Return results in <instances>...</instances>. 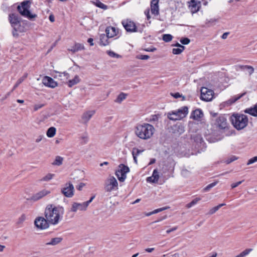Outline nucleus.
Masks as SVG:
<instances>
[{"label": "nucleus", "instance_id": "50", "mask_svg": "<svg viewBox=\"0 0 257 257\" xmlns=\"http://www.w3.org/2000/svg\"><path fill=\"white\" fill-rule=\"evenodd\" d=\"M257 162V156H255L251 159H250L247 163V165H250L254 162Z\"/></svg>", "mask_w": 257, "mask_h": 257}, {"label": "nucleus", "instance_id": "63", "mask_svg": "<svg viewBox=\"0 0 257 257\" xmlns=\"http://www.w3.org/2000/svg\"><path fill=\"white\" fill-rule=\"evenodd\" d=\"M93 41V39L91 38H89L87 40L88 43H89L90 44V46H93L94 45Z\"/></svg>", "mask_w": 257, "mask_h": 257}, {"label": "nucleus", "instance_id": "10", "mask_svg": "<svg viewBox=\"0 0 257 257\" xmlns=\"http://www.w3.org/2000/svg\"><path fill=\"white\" fill-rule=\"evenodd\" d=\"M121 24L127 32L130 33L138 32L136 24L131 20H123L121 22Z\"/></svg>", "mask_w": 257, "mask_h": 257}, {"label": "nucleus", "instance_id": "17", "mask_svg": "<svg viewBox=\"0 0 257 257\" xmlns=\"http://www.w3.org/2000/svg\"><path fill=\"white\" fill-rule=\"evenodd\" d=\"M106 34L110 38L117 36L119 33V29L117 28L109 26L105 29Z\"/></svg>", "mask_w": 257, "mask_h": 257}, {"label": "nucleus", "instance_id": "5", "mask_svg": "<svg viewBox=\"0 0 257 257\" xmlns=\"http://www.w3.org/2000/svg\"><path fill=\"white\" fill-rule=\"evenodd\" d=\"M8 20L11 27L15 31L23 32L25 31L24 27L21 26V19L18 14L16 13H11L9 15Z\"/></svg>", "mask_w": 257, "mask_h": 257}, {"label": "nucleus", "instance_id": "22", "mask_svg": "<svg viewBox=\"0 0 257 257\" xmlns=\"http://www.w3.org/2000/svg\"><path fill=\"white\" fill-rule=\"evenodd\" d=\"M62 239L61 237H54L51 238L49 241L44 240V242L46 245H56L60 243Z\"/></svg>", "mask_w": 257, "mask_h": 257}, {"label": "nucleus", "instance_id": "25", "mask_svg": "<svg viewBox=\"0 0 257 257\" xmlns=\"http://www.w3.org/2000/svg\"><path fill=\"white\" fill-rule=\"evenodd\" d=\"M245 113H248L253 116H257V104H255L253 107L247 108L245 110Z\"/></svg>", "mask_w": 257, "mask_h": 257}, {"label": "nucleus", "instance_id": "6", "mask_svg": "<svg viewBox=\"0 0 257 257\" xmlns=\"http://www.w3.org/2000/svg\"><path fill=\"white\" fill-rule=\"evenodd\" d=\"M188 113V108L184 106L180 108L172 111L168 113V117L172 120H180L186 117Z\"/></svg>", "mask_w": 257, "mask_h": 257}, {"label": "nucleus", "instance_id": "52", "mask_svg": "<svg viewBox=\"0 0 257 257\" xmlns=\"http://www.w3.org/2000/svg\"><path fill=\"white\" fill-rule=\"evenodd\" d=\"M218 210V207L217 206H215L210 209L208 213V214L212 215L215 213Z\"/></svg>", "mask_w": 257, "mask_h": 257}, {"label": "nucleus", "instance_id": "42", "mask_svg": "<svg viewBox=\"0 0 257 257\" xmlns=\"http://www.w3.org/2000/svg\"><path fill=\"white\" fill-rule=\"evenodd\" d=\"M217 184V182H214L212 183L209 184L207 186H206L204 189V192H207L209 191L212 188L214 187Z\"/></svg>", "mask_w": 257, "mask_h": 257}, {"label": "nucleus", "instance_id": "62", "mask_svg": "<svg viewBox=\"0 0 257 257\" xmlns=\"http://www.w3.org/2000/svg\"><path fill=\"white\" fill-rule=\"evenodd\" d=\"M43 138V136L42 135H40L38 137V138L36 139V143H39Z\"/></svg>", "mask_w": 257, "mask_h": 257}, {"label": "nucleus", "instance_id": "29", "mask_svg": "<svg viewBox=\"0 0 257 257\" xmlns=\"http://www.w3.org/2000/svg\"><path fill=\"white\" fill-rule=\"evenodd\" d=\"M174 133H178L179 135H181L184 132V127L182 125H175L174 126Z\"/></svg>", "mask_w": 257, "mask_h": 257}, {"label": "nucleus", "instance_id": "51", "mask_svg": "<svg viewBox=\"0 0 257 257\" xmlns=\"http://www.w3.org/2000/svg\"><path fill=\"white\" fill-rule=\"evenodd\" d=\"M45 105L44 104H36L34 106V110L37 111L38 109L41 108Z\"/></svg>", "mask_w": 257, "mask_h": 257}, {"label": "nucleus", "instance_id": "20", "mask_svg": "<svg viewBox=\"0 0 257 257\" xmlns=\"http://www.w3.org/2000/svg\"><path fill=\"white\" fill-rule=\"evenodd\" d=\"M188 4L190 10L193 14L199 11L201 5L200 2H195L193 3H188Z\"/></svg>", "mask_w": 257, "mask_h": 257}, {"label": "nucleus", "instance_id": "24", "mask_svg": "<svg viewBox=\"0 0 257 257\" xmlns=\"http://www.w3.org/2000/svg\"><path fill=\"white\" fill-rule=\"evenodd\" d=\"M84 49L83 44L75 43L74 46H72L71 48L68 49V51L74 53L77 51H81Z\"/></svg>", "mask_w": 257, "mask_h": 257}, {"label": "nucleus", "instance_id": "13", "mask_svg": "<svg viewBox=\"0 0 257 257\" xmlns=\"http://www.w3.org/2000/svg\"><path fill=\"white\" fill-rule=\"evenodd\" d=\"M216 124L221 129H225L227 127L228 123L225 116L223 115H220L216 120Z\"/></svg>", "mask_w": 257, "mask_h": 257}, {"label": "nucleus", "instance_id": "49", "mask_svg": "<svg viewBox=\"0 0 257 257\" xmlns=\"http://www.w3.org/2000/svg\"><path fill=\"white\" fill-rule=\"evenodd\" d=\"M26 216L25 214H22L19 218L18 221V224H21L25 220H26Z\"/></svg>", "mask_w": 257, "mask_h": 257}, {"label": "nucleus", "instance_id": "7", "mask_svg": "<svg viewBox=\"0 0 257 257\" xmlns=\"http://www.w3.org/2000/svg\"><path fill=\"white\" fill-rule=\"evenodd\" d=\"M118 167L119 169L115 171V174L120 182H123L126 178V174L130 172V168L122 164Z\"/></svg>", "mask_w": 257, "mask_h": 257}, {"label": "nucleus", "instance_id": "23", "mask_svg": "<svg viewBox=\"0 0 257 257\" xmlns=\"http://www.w3.org/2000/svg\"><path fill=\"white\" fill-rule=\"evenodd\" d=\"M110 38L106 34H102L99 36V45L103 46L108 45L110 43Z\"/></svg>", "mask_w": 257, "mask_h": 257}, {"label": "nucleus", "instance_id": "35", "mask_svg": "<svg viewBox=\"0 0 257 257\" xmlns=\"http://www.w3.org/2000/svg\"><path fill=\"white\" fill-rule=\"evenodd\" d=\"M245 94V92L241 94H239L237 96H235L233 97H232L231 98H230L229 100V101L230 102V103H233L235 102V101H236L237 100H238V99H239L242 97H243Z\"/></svg>", "mask_w": 257, "mask_h": 257}, {"label": "nucleus", "instance_id": "1", "mask_svg": "<svg viewBox=\"0 0 257 257\" xmlns=\"http://www.w3.org/2000/svg\"><path fill=\"white\" fill-rule=\"evenodd\" d=\"M45 217L49 223L57 224L62 218L64 213V209L60 205L55 206L53 204H48L45 210Z\"/></svg>", "mask_w": 257, "mask_h": 257}, {"label": "nucleus", "instance_id": "12", "mask_svg": "<svg viewBox=\"0 0 257 257\" xmlns=\"http://www.w3.org/2000/svg\"><path fill=\"white\" fill-rule=\"evenodd\" d=\"M108 183L105 186V190L106 192H111L117 188L118 183L117 180L114 177H111L108 180Z\"/></svg>", "mask_w": 257, "mask_h": 257}, {"label": "nucleus", "instance_id": "39", "mask_svg": "<svg viewBox=\"0 0 257 257\" xmlns=\"http://www.w3.org/2000/svg\"><path fill=\"white\" fill-rule=\"evenodd\" d=\"M106 53L110 57H112V58H119L121 57V56L120 55H119V54H117L115 53V52H114L112 51H110V50L107 51Z\"/></svg>", "mask_w": 257, "mask_h": 257}, {"label": "nucleus", "instance_id": "4", "mask_svg": "<svg viewBox=\"0 0 257 257\" xmlns=\"http://www.w3.org/2000/svg\"><path fill=\"white\" fill-rule=\"evenodd\" d=\"M31 0H26L22 2L20 5L17 7V10L19 13L23 16L30 20H32L37 17L36 14H32L29 10L30 8Z\"/></svg>", "mask_w": 257, "mask_h": 257}, {"label": "nucleus", "instance_id": "48", "mask_svg": "<svg viewBox=\"0 0 257 257\" xmlns=\"http://www.w3.org/2000/svg\"><path fill=\"white\" fill-rule=\"evenodd\" d=\"M172 95L175 98H178L180 97H182V100H185V97L180 94L179 92H176L175 93H172Z\"/></svg>", "mask_w": 257, "mask_h": 257}, {"label": "nucleus", "instance_id": "58", "mask_svg": "<svg viewBox=\"0 0 257 257\" xmlns=\"http://www.w3.org/2000/svg\"><path fill=\"white\" fill-rule=\"evenodd\" d=\"M95 197V195H93V196H91L89 200H88V201L85 202V203L87 204V206L92 201V200L94 199Z\"/></svg>", "mask_w": 257, "mask_h": 257}, {"label": "nucleus", "instance_id": "47", "mask_svg": "<svg viewBox=\"0 0 257 257\" xmlns=\"http://www.w3.org/2000/svg\"><path fill=\"white\" fill-rule=\"evenodd\" d=\"M194 140L195 142L200 143L203 141V139L200 135H196L194 137Z\"/></svg>", "mask_w": 257, "mask_h": 257}, {"label": "nucleus", "instance_id": "57", "mask_svg": "<svg viewBox=\"0 0 257 257\" xmlns=\"http://www.w3.org/2000/svg\"><path fill=\"white\" fill-rule=\"evenodd\" d=\"M85 186V184L83 183H80L77 187L76 188L77 190L80 191L82 190L83 187Z\"/></svg>", "mask_w": 257, "mask_h": 257}, {"label": "nucleus", "instance_id": "14", "mask_svg": "<svg viewBox=\"0 0 257 257\" xmlns=\"http://www.w3.org/2000/svg\"><path fill=\"white\" fill-rule=\"evenodd\" d=\"M87 205L85 202L82 203L74 202L72 205L71 211L76 212L78 210L81 211H85L87 209Z\"/></svg>", "mask_w": 257, "mask_h": 257}, {"label": "nucleus", "instance_id": "8", "mask_svg": "<svg viewBox=\"0 0 257 257\" xmlns=\"http://www.w3.org/2000/svg\"><path fill=\"white\" fill-rule=\"evenodd\" d=\"M74 186L71 182L66 183L61 189V193L68 198L72 197L74 195Z\"/></svg>", "mask_w": 257, "mask_h": 257}, {"label": "nucleus", "instance_id": "59", "mask_svg": "<svg viewBox=\"0 0 257 257\" xmlns=\"http://www.w3.org/2000/svg\"><path fill=\"white\" fill-rule=\"evenodd\" d=\"M229 34V32H225L221 36V38L222 39H226L228 36V35Z\"/></svg>", "mask_w": 257, "mask_h": 257}, {"label": "nucleus", "instance_id": "60", "mask_svg": "<svg viewBox=\"0 0 257 257\" xmlns=\"http://www.w3.org/2000/svg\"><path fill=\"white\" fill-rule=\"evenodd\" d=\"M177 229V227H174L170 229H168L166 231L167 233H170V232H172V231H174L175 230H176V229Z\"/></svg>", "mask_w": 257, "mask_h": 257}, {"label": "nucleus", "instance_id": "19", "mask_svg": "<svg viewBox=\"0 0 257 257\" xmlns=\"http://www.w3.org/2000/svg\"><path fill=\"white\" fill-rule=\"evenodd\" d=\"M203 116V113L201 109H196L191 112L190 118L194 120H199Z\"/></svg>", "mask_w": 257, "mask_h": 257}, {"label": "nucleus", "instance_id": "18", "mask_svg": "<svg viewBox=\"0 0 257 257\" xmlns=\"http://www.w3.org/2000/svg\"><path fill=\"white\" fill-rule=\"evenodd\" d=\"M159 0H152L151 3V12L154 15H158L159 14Z\"/></svg>", "mask_w": 257, "mask_h": 257}, {"label": "nucleus", "instance_id": "44", "mask_svg": "<svg viewBox=\"0 0 257 257\" xmlns=\"http://www.w3.org/2000/svg\"><path fill=\"white\" fill-rule=\"evenodd\" d=\"M81 143L82 144H86L88 142V137L87 135H83L81 137Z\"/></svg>", "mask_w": 257, "mask_h": 257}, {"label": "nucleus", "instance_id": "61", "mask_svg": "<svg viewBox=\"0 0 257 257\" xmlns=\"http://www.w3.org/2000/svg\"><path fill=\"white\" fill-rule=\"evenodd\" d=\"M49 19L51 22H54L55 21V17L53 15L51 14L49 17Z\"/></svg>", "mask_w": 257, "mask_h": 257}, {"label": "nucleus", "instance_id": "26", "mask_svg": "<svg viewBox=\"0 0 257 257\" xmlns=\"http://www.w3.org/2000/svg\"><path fill=\"white\" fill-rule=\"evenodd\" d=\"M237 67L241 70H247L249 75H251L254 72V68L249 65H239Z\"/></svg>", "mask_w": 257, "mask_h": 257}, {"label": "nucleus", "instance_id": "38", "mask_svg": "<svg viewBox=\"0 0 257 257\" xmlns=\"http://www.w3.org/2000/svg\"><path fill=\"white\" fill-rule=\"evenodd\" d=\"M162 39L165 42H169L172 40L173 36L171 34H164Z\"/></svg>", "mask_w": 257, "mask_h": 257}, {"label": "nucleus", "instance_id": "32", "mask_svg": "<svg viewBox=\"0 0 257 257\" xmlns=\"http://www.w3.org/2000/svg\"><path fill=\"white\" fill-rule=\"evenodd\" d=\"M252 250V248H247L244 250L243 251L240 252L239 254L237 255L235 257H244L246 255H248L251 251Z\"/></svg>", "mask_w": 257, "mask_h": 257}, {"label": "nucleus", "instance_id": "56", "mask_svg": "<svg viewBox=\"0 0 257 257\" xmlns=\"http://www.w3.org/2000/svg\"><path fill=\"white\" fill-rule=\"evenodd\" d=\"M157 50V49L155 47H151L150 48H148L146 49H144V50L147 52H154Z\"/></svg>", "mask_w": 257, "mask_h": 257}, {"label": "nucleus", "instance_id": "34", "mask_svg": "<svg viewBox=\"0 0 257 257\" xmlns=\"http://www.w3.org/2000/svg\"><path fill=\"white\" fill-rule=\"evenodd\" d=\"M27 74H26V75H25L23 77L19 78L17 80L16 83L14 86L12 91L14 90V89H15L21 83H22V82L27 78Z\"/></svg>", "mask_w": 257, "mask_h": 257}, {"label": "nucleus", "instance_id": "31", "mask_svg": "<svg viewBox=\"0 0 257 257\" xmlns=\"http://www.w3.org/2000/svg\"><path fill=\"white\" fill-rule=\"evenodd\" d=\"M63 158L60 156H57L56 157L54 161L52 163L53 165L60 166L63 162Z\"/></svg>", "mask_w": 257, "mask_h": 257}, {"label": "nucleus", "instance_id": "28", "mask_svg": "<svg viewBox=\"0 0 257 257\" xmlns=\"http://www.w3.org/2000/svg\"><path fill=\"white\" fill-rule=\"evenodd\" d=\"M80 78L78 75L75 76L72 79L69 80L68 82V86L69 87H72L73 85L78 83L80 82Z\"/></svg>", "mask_w": 257, "mask_h": 257}, {"label": "nucleus", "instance_id": "64", "mask_svg": "<svg viewBox=\"0 0 257 257\" xmlns=\"http://www.w3.org/2000/svg\"><path fill=\"white\" fill-rule=\"evenodd\" d=\"M145 15L147 16V19L149 20L151 18V16H150V14H149V10L146 11L145 12Z\"/></svg>", "mask_w": 257, "mask_h": 257}, {"label": "nucleus", "instance_id": "27", "mask_svg": "<svg viewBox=\"0 0 257 257\" xmlns=\"http://www.w3.org/2000/svg\"><path fill=\"white\" fill-rule=\"evenodd\" d=\"M94 113V110L87 111L83 113L82 118L85 122H87Z\"/></svg>", "mask_w": 257, "mask_h": 257}, {"label": "nucleus", "instance_id": "53", "mask_svg": "<svg viewBox=\"0 0 257 257\" xmlns=\"http://www.w3.org/2000/svg\"><path fill=\"white\" fill-rule=\"evenodd\" d=\"M169 207H164L158 208V209L154 210L153 211V213H154V214L158 213H159V212H160L161 211H162L163 210H165L167 209Z\"/></svg>", "mask_w": 257, "mask_h": 257}, {"label": "nucleus", "instance_id": "9", "mask_svg": "<svg viewBox=\"0 0 257 257\" xmlns=\"http://www.w3.org/2000/svg\"><path fill=\"white\" fill-rule=\"evenodd\" d=\"M214 92L212 90L203 87L201 89L200 98L205 101H211L213 97Z\"/></svg>", "mask_w": 257, "mask_h": 257}, {"label": "nucleus", "instance_id": "40", "mask_svg": "<svg viewBox=\"0 0 257 257\" xmlns=\"http://www.w3.org/2000/svg\"><path fill=\"white\" fill-rule=\"evenodd\" d=\"M185 49V47H182V48H173L172 49V53L175 55H179L181 54L183 50Z\"/></svg>", "mask_w": 257, "mask_h": 257}, {"label": "nucleus", "instance_id": "11", "mask_svg": "<svg viewBox=\"0 0 257 257\" xmlns=\"http://www.w3.org/2000/svg\"><path fill=\"white\" fill-rule=\"evenodd\" d=\"M35 225L37 228L41 229H46L49 227V221L43 217H38L35 219Z\"/></svg>", "mask_w": 257, "mask_h": 257}, {"label": "nucleus", "instance_id": "33", "mask_svg": "<svg viewBox=\"0 0 257 257\" xmlns=\"http://www.w3.org/2000/svg\"><path fill=\"white\" fill-rule=\"evenodd\" d=\"M201 200L200 198L197 197L195 199H194L193 200H192L190 203H188L186 205V207L188 208H190L196 204L198 203V201H199Z\"/></svg>", "mask_w": 257, "mask_h": 257}, {"label": "nucleus", "instance_id": "54", "mask_svg": "<svg viewBox=\"0 0 257 257\" xmlns=\"http://www.w3.org/2000/svg\"><path fill=\"white\" fill-rule=\"evenodd\" d=\"M237 159V158L235 156H232L231 157V158H230L229 159H227L226 161V163L227 164H229L230 163H231L232 162L236 160Z\"/></svg>", "mask_w": 257, "mask_h": 257}, {"label": "nucleus", "instance_id": "16", "mask_svg": "<svg viewBox=\"0 0 257 257\" xmlns=\"http://www.w3.org/2000/svg\"><path fill=\"white\" fill-rule=\"evenodd\" d=\"M43 83L47 87L55 88L57 86V83L53 78L49 76H45L43 79Z\"/></svg>", "mask_w": 257, "mask_h": 257}, {"label": "nucleus", "instance_id": "55", "mask_svg": "<svg viewBox=\"0 0 257 257\" xmlns=\"http://www.w3.org/2000/svg\"><path fill=\"white\" fill-rule=\"evenodd\" d=\"M243 181L242 180V181H238V182L234 183H232L231 185V188L233 189V188H234L237 187L240 184H241Z\"/></svg>", "mask_w": 257, "mask_h": 257}, {"label": "nucleus", "instance_id": "43", "mask_svg": "<svg viewBox=\"0 0 257 257\" xmlns=\"http://www.w3.org/2000/svg\"><path fill=\"white\" fill-rule=\"evenodd\" d=\"M143 152V150H141L138 149V148H134L132 150V155L133 156H135L138 157L142 152Z\"/></svg>", "mask_w": 257, "mask_h": 257}, {"label": "nucleus", "instance_id": "30", "mask_svg": "<svg viewBox=\"0 0 257 257\" xmlns=\"http://www.w3.org/2000/svg\"><path fill=\"white\" fill-rule=\"evenodd\" d=\"M56 129L54 127H50L47 131L46 134L48 137L52 138L56 134Z\"/></svg>", "mask_w": 257, "mask_h": 257}, {"label": "nucleus", "instance_id": "3", "mask_svg": "<svg viewBox=\"0 0 257 257\" xmlns=\"http://www.w3.org/2000/svg\"><path fill=\"white\" fill-rule=\"evenodd\" d=\"M230 118L232 124L238 130L244 128L248 123V118L244 114H233Z\"/></svg>", "mask_w": 257, "mask_h": 257}, {"label": "nucleus", "instance_id": "46", "mask_svg": "<svg viewBox=\"0 0 257 257\" xmlns=\"http://www.w3.org/2000/svg\"><path fill=\"white\" fill-rule=\"evenodd\" d=\"M190 42V40L188 38H183L180 40V42L183 45H187Z\"/></svg>", "mask_w": 257, "mask_h": 257}, {"label": "nucleus", "instance_id": "15", "mask_svg": "<svg viewBox=\"0 0 257 257\" xmlns=\"http://www.w3.org/2000/svg\"><path fill=\"white\" fill-rule=\"evenodd\" d=\"M50 193V191L46 189H43L38 193L34 194L31 197V200L33 201H36L41 199L43 197Z\"/></svg>", "mask_w": 257, "mask_h": 257}, {"label": "nucleus", "instance_id": "41", "mask_svg": "<svg viewBox=\"0 0 257 257\" xmlns=\"http://www.w3.org/2000/svg\"><path fill=\"white\" fill-rule=\"evenodd\" d=\"M126 96V95L125 94L121 92L117 96L116 101L117 102H119V103L121 102L123 100L125 99Z\"/></svg>", "mask_w": 257, "mask_h": 257}, {"label": "nucleus", "instance_id": "37", "mask_svg": "<svg viewBox=\"0 0 257 257\" xmlns=\"http://www.w3.org/2000/svg\"><path fill=\"white\" fill-rule=\"evenodd\" d=\"M95 5L96 7L103 10H106L107 9V6L106 5H104L98 0L96 1V2L95 3Z\"/></svg>", "mask_w": 257, "mask_h": 257}, {"label": "nucleus", "instance_id": "45", "mask_svg": "<svg viewBox=\"0 0 257 257\" xmlns=\"http://www.w3.org/2000/svg\"><path fill=\"white\" fill-rule=\"evenodd\" d=\"M136 58L140 60H147L150 58V56L147 55H138L136 56Z\"/></svg>", "mask_w": 257, "mask_h": 257}, {"label": "nucleus", "instance_id": "2", "mask_svg": "<svg viewBox=\"0 0 257 257\" xmlns=\"http://www.w3.org/2000/svg\"><path fill=\"white\" fill-rule=\"evenodd\" d=\"M154 131L155 128L152 124L144 123L137 125L135 133L140 139L147 140L153 136Z\"/></svg>", "mask_w": 257, "mask_h": 257}, {"label": "nucleus", "instance_id": "21", "mask_svg": "<svg viewBox=\"0 0 257 257\" xmlns=\"http://www.w3.org/2000/svg\"><path fill=\"white\" fill-rule=\"evenodd\" d=\"M159 178V173L157 169H155L153 171L152 176L148 177L147 178V181L148 182L156 183L158 182Z\"/></svg>", "mask_w": 257, "mask_h": 257}, {"label": "nucleus", "instance_id": "36", "mask_svg": "<svg viewBox=\"0 0 257 257\" xmlns=\"http://www.w3.org/2000/svg\"><path fill=\"white\" fill-rule=\"evenodd\" d=\"M55 176V174L48 173L45 176L43 177L41 179V181H49Z\"/></svg>", "mask_w": 257, "mask_h": 257}]
</instances>
